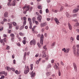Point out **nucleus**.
Segmentation results:
<instances>
[{"label":"nucleus","mask_w":79,"mask_h":79,"mask_svg":"<svg viewBox=\"0 0 79 79\" xmlns=\"http://www.w3.org/2000/svg\"><path fill=\"white\" fill-rule=\"evenodd\" d=\"M23 10L25 9V11H27L30 10V7H29V6H26V5H25L24 7L23 8Z\"/></svg>","instance_id":"obj_1"},{"label":"nucleus","mask_w":79,"mask_h":79,"mask_svg":"<svg viewBox=\"0 0 79 79\" xmlns=\"http://www.w3.org/2000/svg\"><path fill=\"white\" fill-rule=\"evenodd\" d=\"M25 69L24 71V73L25 74H26L28 73L29 72V70H30V69L29 68V66H27V68L26 67V66L25 67Z\"/></svg>","instance_id":"obj_2"},{"label":"nucleus","mask_w":79,"mask_h":79,"mask_svg":"<svg viewBox=\"0 0 79 79\" xmlns=\"http://www.w3.org/2000/svg\"><path fill=\"white\" fill-rule=\"evenodd\" d=\"M69 48H64L62 49V51H64V53H69Z\"/></svg>","instance_id":"obj_3"},{"label":"nucleus","mask_w":79,"mask_h":79,"mask_svg":"<svg viewBox=\"0 0 79 79\" xmlns=\"http://www.w3.org/2000/svg\"><path fill=\"white\" fill-rule=\"evenodd\" d=\"M6 69H7L8 71H11L12 70V71H15V69L13 68L12 67L11 68H10L9 67H7L6 68Z\"/></svg>","instance_id":"obj_4"},{"label":"nucleus","mask_w":79,"mask_h":79,"mask_svg":"<svg viewBox=\"0 0 79 79\" xmlns=\"http://www.w3.org/2000/svg\"><path fill=\"white\" fill-rule=\"evenodd\" d=\"M23 27H24L26 25V23L27 22H26V20H27V18L26 17H24L23 18Z\"/></svg>","instance_id":"obj_5"},{"label":"nucleus","mask_w":79,"mask_h":79,"mask_svg":"<svg viewBox=\"0 0 79 79\" xmlns=\"http://www.w3.org/2000/svg\"><path fill=\"white\" fill-rule=\"evenodd\" d=\"M40 43L41 45H43V39H44V35H42L40 37Z\"/></svg>","instance_id":"obj_6"},{"label":"nucleus","mask_w":79,"mask_h":79,"mask_svg":"<svg viewBox=\"0 0 79 79\" xmlns=\"http://www.w3.org/2000/svg\"><path fill=\"white\" fill-rule=\"evenodd\" d=\"M30 45H35L36 44V41L35 40L33 39V40H31L30 42Z\"/></svg>","instance_id":"obj_7"},{"label":"nucleus","mask_w":79,"mask_h":79,"mask_svg":"<svg viewBox=\"0 0 79 79\" xmlns=\"http://www.w3.org/2000/svg\"><path fill=\"white\" fill-rule=\"evenodd\" d=\"M77 52H76V51H75V52H74V53H73L74 54V55L75 56H79V49H77Z\"/></svg>","instance_id":"obj_8"},{"label":"nucleus","mask_w":79,"mask_h":79,"mask_svg":"<svg viewBox=\"0 0 79 79\" xmlns=\"http://www.w3.org/2000/svg\"><path fill=\"white\" fill-rule=\"evenodd\" d=\"M42 16L40 15L37 17V19H38L39 22H40V23H41V20L42 19Z\"/></svg>","instance_id":"obj_9"},{"label":"nucleus","mask_w":79,"mask_h":79,"mask_svg":"<svg viewBox=\"0 0 79 79\" xmlns=\"http://www.w3.org/2000/svg\"><path fill=\"white\" fill-rule=\"evenodd\" d=\"M42 53H43L42 55V57L43 58H45V57H46V56H47L46 55V54H45V53H46V52H45V51H44V50L42 51Z\"/></svg>","instance_id":"obj_10"},{"label":"nucleus","mask_w":79,"mask_h":79,"mask_svg":"<svg viewBox=\"0 0 79 79\" xmlns=\"http://www.w3.org/2000/svg\"><path fill=\"white\" fill-rule=\"evenodd\" d=\"M73 66L75 71H76V72H77V66H76V63H73Z\"/></svg>","instance_id":"obj_11"},{"label":"nucleus","mask_w":79,"mask_h":79,"mask_svg":"<svg viewBox=\"0 0 79 79\" xmlns=\"http://www.w3.org/2000/svg\"><path fill=\"white\" fill-rule=\"evenodd\" d=\"M47 23L46 22H44L43 23H41L40 26L41 27H45L46 26H47Z\"/></svg>","instance_id":"obj_12"},{"label":"nucleus","mask_w":79,"mask_h":79,"mask_svg":"<svg viewBox=\"0 0 79 79\" xmlns=\"http://www.w3.org/2000/svg\"><path fill=\"white\" fill-rule=\"evenodd\" d=\"M78 8H77L76 9H75L73 10V12L74 13H77L78 11H79V5H78Z\"/></svg>","instance_id":"obj_13"},{"label":"nucleus","mask_w":79,"mask_h":79,"mask_svg":"<svg viewBox=\"0 0 79 79\" xmlns=\"http://www.w3.org/2000/svg\"><path fill=\"white\" fill-rule=\"evenodd\" d=\"M2 74H4L5 76H7V73L5 72V71H2L0 72V76H2Z\"/></svg>","instance_id":"obj_14"},{"label":"nucleus","mask_w":79,"mask_h":79,"mask_svg":"<svg viewBox=\"0 0 79 79\" xmlns=\"http://www.w3.org/2000/svg\"><path fill=\"white\" fill-rule=\"evenodd\" d=\"M54 21H55L56 24L58 25L59 24V23H60V22H59V20H58V19L56 18H55L54 19Z\"/></svg>","instance_id":"obj_15"},{"label":"nucleus","mask_w":79,"mask_h":79,"mask_svg":"<svg viewBox=\"0 0 79 79\" xmlns=\"http://www.w3.org/2000/svg\"><path fill=\"white\" fill-rule=\"evenodd\" d=\"M33 73L34 72L32 71L31 73V77H34L35 76V73Z\"/></svg>","instance_id":"obj_16"},{"label":"nucleus","mask_w":79,"mask_h":79,"mask_svg":"<svg viewBox=\"0 0 79 79\" xmlns=\"http://www.w3.org/2000/svg\"><path fill=\"white\" fill-rule=\"evenodd\" d=\"M68 25L69 26V30H70V31H72V26H71V24L69 23H68Z\"/></svg>","instance_id":"obj_17"},{"label":"nucleus","mask_w":79,"mask_h":79,"mask_svg":"<svg viewBox=\"0 0 79 79\" xmlns=\"http://www.w3.org/2000/svg\"><path fill=\"white\" fill-rule=\"evenodd\" d=\"M15 6L16 5V1H14L12 2L11 4H10V6Z\"/></svg>","instance_id":"obj_18"},{"label":"nucleus","mask_w":79,"mask_h":79,"mask_svg":"<svg viewBox=\"0 0 79 79\" xmlns=\"http://www.w3.org/2000/svg\"><path fill=\"white\" fill-rule=\"evenodd\" d=\"M55 65H54V68H55V69L56 70H57L59 69V67L57 66V65H56V63L55 64Z\"/></svg>","instance_id":"obj_19"},{"label":"nucleus","mask_w":79,"mask_h":79,"mask_svg":"<svg viewBox=\"0 0 79 79\" xmlns=\"http://www.w3.org/2000/svg\"><path fill=\"white\" fill-rule=\"evenodd\" d=\"M41 60H42V59L41 58H40V59H39V60H37L36 61V64H39Z\"/></svg>","instance_id":"obj_20"},{"label":"nucleus","mask_w":79,"mask_h":79,"mask_svg":"<svg viewBox=\"0 0 79 79\" xmlns=\"http://www.w3.org/2000/svg\"><path fill=\"white\" fill-rule=\"evenodd\" d=\"M73 53L76 52V46L75 45H73Z\"/></svg>","instance_id":"obj_21"},{"label":"nucleus","mask_w":79,"mask_h":79,"mask_svg":"<svg viewBox=\"0 0 79 79\" xmlns=\"http://www.w3.org/2000/svg\"><path fill=\"white\" fill-rule=\"evenodd\" d=\"M8 25L9 26V29H11L12 28V24L8 23Z\"/></svg>","instance_id":"obj_22"},{"label":"nucleus","mask_w":79,"mask_h":79,"mask_svg":"<svg viewBox=\"0 0 79 79\" xmlns=\"http://www.w3.org/2000/svg\"><path fill=\"white\" fill-rule=\"evenodd\" d=\"M15 73H16V74H19L21 73V71H19V72H18V70H16L15 72Z\"/></svg>","instance_id":"obj_23"},{"label":"nucleus","mask_w":79,"mask_h":79,"mask_svg":"<svg viewBox=\"0 0 79 79\" xmlns=\"http://www.w3.org/2000/svg\"><path fill=\"white\" fill-rule=\"evenodd\" d=\"M28 21L29 22V23L31 24L32 23V21L31 20V18H28Z\"/></svg>","instance_id":"obj_24"},{"label":"nucleus","mask_w":79,"mask_h":79,"mask_svg":"<svg viewBox=\"0 0 79 79\" xmlns=\"http://www.w3.org/2000/svg\"><path fill=\"white\" fill-rule=\"evenodd\" d=\"M30 67L31 68L30 69L31 70H33L34 65H33V64H31Z\"/></svg>","instance_id":"obj_25"},{"label":"nucleus","mask_w":79,"mask_h":79,"mask_svg":"<svg viewBox=\"0 0 79 79\" xmlns=\"http://www.w3.org/2000/svg\"><path fill=\"white\" fill-rule=\"evenodd\" d=\"M51 67H52V65H51L50 64H48L47 66V68H51Z\"/></svg>","instance_id":"obj_26"},{"label":"nucleus","mask_w":79,"mask_h":79,"mask_svg":"<svg viewBox=\"0 0 79 79\" xmlns=\"http://www.w3.org/2000/svg\"><path fill=\"white\" fill-rule=\"evenodd\" d=\"M46 74L47 76H48L50 75V72H47L46 73Z\"/></svg>","instance_id":"obj_27"},{"label":"nucleus","mask_w":79,"mask_h":79,"mask_svg":"<svg viewBox=\"0 0 79 79\" xmlns=\"http://www.w3.org/2000/svg\"><path fill=\"white\" fill-rule=\"evenodd\" d=\"M12 24H13L14 26H16V25H17V23H16L15 22H13L12 23Z\"/></svg>","instance_id":"obj_28"},{"label":"nucleus","mask_w":79,"mask_h":79,"mask_svg":"<svg viewBox=\"0 0 79 79\" xmlns=\"http://www.w3.org/2000/svg\"><path fill=\"white\" fill-rule=\"evenodd\" d=\"M77 14H74L73 15V18H75V17H77Z\"/></svg>","instance_id":"obj_29"},{"label":"nucleus","mask_w":79,"mask_h":79,"mask_svg":"<svg viewBox=\"0 0 79 79\" xmlns=\"http://www.w3.org/2000/svg\"><path fill=\"white\" fill-rule=\"evenodd\" d=\"M58 74H59V76H60L61 75V72H60V69H59L58 72Z\"/></svg>","instance_id":"obj_30"},{"label":"nucleus","mask_w":79,"mask_h":79,"mask_svg":"<svg viewBox=\"0 0 79 79\" xmlns=\"http://www.w3.org/2000/svg\"><path fill=\"white\" fill-rule=\"evenodd\" d=\"M4 16L5 17H7V16H8V13H7V12L5 13Z\"/></svg>","instance_id":"obj_31"},{"label":"nucleus","mask_w":79,"mask_h":79,"mask_svg":"<svg viewBox=\"0 0 79 79\" xmlns=\"http://www.w3.org/2000/svg\"><path fill=\"white\" fill-rule=\"evenodd\" d=\"M38 8L39 9H42V6L41 5H39L38 6Z\"/></svg>","instance_id":"obj_32"},{"label":"nucleus","mask_w":79,"mask_h":79,"mask_svg":"<svg viewBox=\"0 0 79 79\" xmlns=\"http://www.w3.org/2000/svg\"><path fill=\"white\" fill-rule=\"evenodd\" d=\"M19 34L20 35V36H23L24 35V34L21 32L19 33Z\"/></svg>","instance_id":"obj_33"},{"label":"nucleus","mask_w":79,"mask_h":79,"mask_svg":"<svg viewBox=\"0 0 79 79\" xmlns=\"http://www.w3.org/2000/svg\"><path fill=\"white\" fill-rule=\"evenodd\" d=\"M70 40L71 41H74V37H71L70 38Z\"/></svg>","instance_id":"obj_34"},{"label":"nucleus","mask_w":79,"mask_h":79,"mask_svg":"<svg viewBox=\"0 0 79 79\" xmlns=\"http://www.w3.org/2000/svg\"><path fill=\"white\" fill-rule=\"evenodd\" d=\"M10 47L9 46H7V47L6 48V50H10Z\"/></svg>","instance_id":"obj_35"},{"label":"nucleus","mask_w":79,"mask_h":79,"mask_svg":"<svg viewBox=\"0 0 79 79\" xmlns=\"http://www.w3.org/2000/svg\"><path fill=\"white\" fill-rule=\"evenodd\" d=\"M66 15L67 18H69V15L68 13L67 12L66 13Z\"/></svg>","instance_id":"obj_36"},{"label":"nucleus","mask_w":79,"mask_h":79,"mask_svg":"<svg viewBox=\"0 0 79 79\" xmlns=\"http://www.w3.org/2000/svg\"><path fill=\"white\" fill-rule=\"evenodd\" d=\"M64 8V6H62L60 10V11H63V10Z\"/></svg>","instance_id":"obj_37"},{"label":"nucleus","mask_w":79,"mask_h":79,"mask_svg":"<svg viewBox=\"0 0 79 79\" xmlns=\"http://www.w3.org/2000/svg\"><path fill=\"white\" fill-rule=\"evenodd\" d=\"M29 24L30 25L29 27L31 29L32 28V23H30Z\"/></svg>","instance_id":"obj_38"},{"label":"nucleus","mask_w":79,"mask_h":79,"mask_svg":"<svg viewBox=\"0 0 79 79\" xmlns=\"http://www.w3.org/2000/svg\"><path fill=\"white\" fill-rule=\"evenodd\" d=\"M43 48H44V49H45V51H46V50H47V48H46V45L44 46Z\"/></svg>","instance_id":"obj_39"},{"label":"nucleus","mask_w":79,"mask_h":79,"mask_svg":"<svg viewBox=\"0 0 79 79\" xmlns=\"http://www.w3.org/2000/svg\"><path fill=\"white\" fill-rule=\"evenodd\" d=\"M46 56V57L45 60H48V58H49V56L47 55Z\"/></svg>","instance_id":"obj_40"},{"label":"nucleus","mask_w":79,"mask_h":79,"mask_svg":"<svg viewBox=\"0 0 79 79\" xmlns=\"http://www.w3.org/2000/svg\"><path fill=\"white\" fill-rule=\"evenodd\" d=\"M35 23L36 25H38V24H39V22L37 21H35Z\"/></svg>","instance_id":"obj_41"},{"label":"nucleus","mask_w":79,"mask_h":79,"mask_svg":"<svg viewBox=\"0 0 79 79\" xmlns=\"http://www.w3.org/2000/svg\"><path fill=\"white\" fill-rule=\"evenodd\" d=\"M35 20H36V19H35V17H33L32 19V20L33 22H34V21H35Z\"/></svg>","instance_id":"obj_42"},{"label":"nucleus","mask_w":79,"mask_h":79,"mask_svg":"<svg viewBox=\"0 0 79 79\" xmlns=\"http://www.w3.org/2000/svg\"><path fill=\"white\" fill-rule=\"evenodd\" d=\"M10 36L11 37H13L15 36V35H14V34H13V33H11V34H10Z\"/></svg>","instance_id":"obj_43"},{"label":"nucleus","mask_w":79,"mask_h":79,"mask_svg":"<svg viewBox=\"0 0 79 79\" xmlns=\"http://www.w3.org/2000/svg\"><path fill=\"white\" fill-rule=\"evenodd\" d=\"M79 26V24L78 23H76L75 24V26Z\"/></svg>","instance_id":"obj_44"},{"label":"nucleus","mask_w":79,"mask_h":79,"mask_svg":"<svg viewBox=\"0 0 79 79\" xmlns=\"http://www.w3.org/2000/svg\"><path fill=\"white\" fill-rule=\"evenodd\" d=\"M37 45H38L39 47V48H40V47H41V46L40 45V43H38L37 44Z\"/></svg>","instance_id":"obj_45"},{"label":"nucleus","mask_w":79,"mask_h":79,"mask_svg":"<svg viewBox=\"0 0 79 79\" xmlns=\"http://www.w3.org/2000/svg\"><path fill=\"white\" fill-rule=\"evenodd\" d=\"M45 29L46 30H48V29H49V28L48 26H46Z\"/></svg>","instance_id":"obj_46"},{"label":"nucleus","mask_w":79,"mask_h":79,"mask_svg":"<svg viewBox=\"0 0 79 79\" xmlns=\"http://www.w3.org/2000/svg\"><path fill=\"white\" fill-rule=\"evenodd\" d=\"M46 12L47 13H48L49 12V10H48V9H47L46 10Z\"/></svg>","instance_id":"obj_47"},{"label":"nucleus","mask_w":79,"mask_h":79,"mask_svg":"<svg viewBox=\"0 0 79 79\" xmlns=\"http://www.w3.org/2000/svg\"><path fill=\"white\" fill-rule=\"evenodd\" d=\"M56 43L55 42H54L52 44V46L53 47H55V45Z\"/></svg>","instance_id":"obj_48"},{"label":"nucleus","mask_w":79,"mask_h":79,"mask_svg":"<svg viewBox=\"0 0 79 79\" xmlns=\"http://www.w3.org/2000/svg\"><path fill=\"white\" fill-rule=\"evenodd\" d=\"M26 41L24 40H23L22 41V42L23 43V44H24V45H25V44H26Z\"/></svg>","instance_id":"obj_49"},{"label":"nucleus","mask_w":79,"mask_h":79,"mask_svg":"<svg viewBox=\"0 0 79 79\" xmlns=\"http://www.w3.org/2000/svg\"><path fill=\"white\" fill-rule=\"evenodd\" d=\"M5 78V76H2L0 78V79H3Z\"/></svg>","instance_id":"obj_50"},{"label":"nucleus","mask_w":79,"mask_h":79,"mask_svg":"<svg viewBox=\"0 0 79 79\" xmlns=\"http://www.w3.org/2000/svg\"><path fill=\"white\" fill-rule=\"evenodd\" d=\"M13 62L14 64H16V61L15 60H13Z\"/></svg>","instance_id":"obj_51"},{"label":"nucleus","mask_w":79,"mask_h":79,"mask_svg":"<svg viewBox=\"0 0 79 79\" xmlns=\"http://www.w3.org/2000/svg\"><path fill=\"white\" fill-rule=\"evenodd\" d=\"M11 32V30H10L8 31V33H9V34H10Z\"/></svg>","instance_id":"obj_52"},{"label":"nucleus","mask_w":79,"mask_h":79,"mask_svg":"<svg viewBox=\"0 0 79 79\" xmlns=\"http://www.w3.org/2000/svg\"><path fill=\"white\" fill-rule=\"evenodd\" d=\"M7 21V19H3V22H6Z\"/></svg>","instance_id":"obj_53"},{"label":"nucleus","mask_w":79,"mask_h":79,"mask_svg":"<svg viewBox=\"0 0 79 79\" xmlns=\"http://www.w3.org/2000/svg\"><path fill=\"white\" fill-rule=\"evenodd\" d=\"M60 63H61V65H62V66H64V63H63V62L61 61L60 62Z\"/></svg>","instance_id":"obj_54"},{"label":"nucleus","mask_w":79,"mask_h":79,"mask_svg":"<svg viewBox=\"0 0 79 79\" xmlns=\"http://www.w3.org/2000/svg\"><path fill=\"white\" fill-rule=\"evenodd\" d=\"M51 63H54V61H55V60L53 59L51 60Z\"/></svg>","instance_id":"obj_55"},{"label":"nucleus","mask_w":79,"mask_h":79,"mask_svg":"<svg viewBox=\"0 0 79 79\" xmlns=\"http://www.w3.org/2000/svg\"><path fill=\"white\" fill-rule=\"evenodd\" d=\"M12 57L13 59H14V58H15V55L13 54V55H12Z\"/></svg>","instance_id":"obj_56"},{"label":"nucleus","mask_w":79,"mask_h":79,"mask_svg":"<svg viewBox=\"0 0 79 79\" xmlns=\"http://www.w3.org/2000/svg\"><path fill=\"white\" fill-rule=\"evenodd\" d=\"M65 6L67 7V6H68V4H67V3H66L65 5Z\"/></svg>","instance_id":"obj_57"},{"label":"nucleus","mask_w":79,"mask_h":79,"mask_svg":"<svg viewBox=\"0 0 79 79\" xmlns=\"http://www.w3.org/2000/svg\"><path fill=\"white\" fill-rule=\"evenodd\" d=\"M3 37H7V35H6L4 34L3 35Z\"/></svg>","instance_id":"obj_58"},{"label":"nucleus","mask_w":79,"mask_h":79,"mask_svg":"<svg viewBox=\"0 0 79 79\" xmlns=\"http://www.w3.org/2000/svg\"><path fill=\"white\" fill-rule=\"evenodd\" d=\"M39 53H37L36 54V55L35 56V57H38L39 56Z\"/></svg>","instance_id":"obj_59"},{"label":"nucleus","mask_w":79,"mask_h":79,"mask_svg":"<svg viewBox=\"0 0 79 79\" xmlns=\"http://www.w3.org/2000/svg\"><path fill=\"white\" fill-rule=\"evenodd\" d=\"M50 19H51L50 18H48L47 19V21H49L50 20Z\"/></svg>","instance_id":"obj_60"},{"label":"nucleus","mask_w":79,"mask_h":79,"mask_svg":"<svg viewBox=\"0 0 79 79\" xmlns=\"http://www.w3.org/2000/svg\"><path fill=\"white\" fill-rule=\"evenodd\" d=\"M17 45L18 46H21V44H20V43H18L17 44Z\"/></svg>","instance_id":"obj_61"},{"label":"nucleus","mask_w":79,"mask_h":79,"mask_svg":"<svg viewBox=\"0 0 79 79\" xmlns=\"http://www.w3.org/2000/svg\"><path fill=\"white\" fill-rule=\"evenodd\" d=\"M76 47H77V48L78 49L79 48V44L77 45Z\"/></svg>","instance_id":"obj_62"},{"label":"nucleus","mask_w":79,"mask_h":79,"mask_svg":"<svg viewBox=\"0 0 79 79\" xmlns=\"http://www.w3.org/2000/svg\"><path fill=\"white\" fill-rule=\"evenodd\" d=\"M30 11H32V7H31L30 8Z\"/></svg>","instance_id":"obj_63"},{"label":"nucleus","mask_w":79,"mask_h":79,"mask_svg":"<svg viewBox=\"0 0 79 79\" xmlns=\"http://www.w3.org/2000/svg\"><path fill=\"white\" fill-rule=\"evenodd\" d=\"M76 31H77V32L78 33H79V29H77V30H76Z\"/></svg>","instance_id":"obj_64"}]
</instances>
